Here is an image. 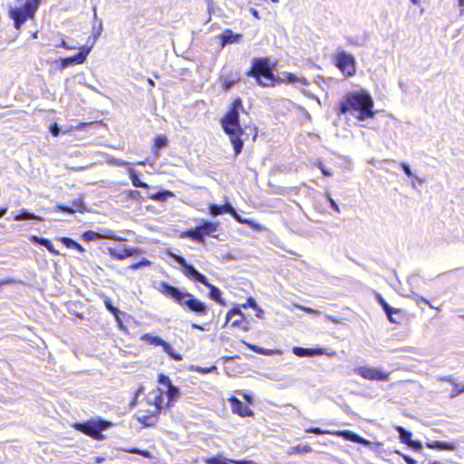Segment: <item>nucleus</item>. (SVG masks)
Wrapping results in <instances>:
<instances>
[{
  "label": "nucleus",
  "mask_w": 464,
  "mask_h": 464,
  "mask_svg": "<svg viewBox=\"0 0 464 464\" xmlns=\"http://www.w3.org/2000/svg\"><path fill=\"white\" fill-rule=\"evenodd\" d=\"M373 101L364 91L348 92L340 102L339 112H350L359 121L373 116Z\"/></svg>",
  "instance_id": "f257e3e1"
},
{
  "label": "nucleus",
  "mask_w": 464,
  "mask_h": 464,
  "mask_svg": "<svg viewBox=\"0 0 464 464\" xmlns=\"http://www.w3.org/2000/svg\"><path fill=\"white\" fill-rule=\"evenodd\" d=\"M157 289L162 295L175 301L185 311L193 313L198 316L206 315L208 311V305L201 302L199 299L196 298L192 294L182 291L181 289L173 286L169 283H160Z\"/></svg>",
  "instance_id": "f03ea898"
},
{
  "label": "nucleus",
  "mask_w": 464,
  "mask_h": 464,
  "mask_svg": "<svg viewBox=\"0 0 464 464\" xmlns=\"http://www.w3.org/2000/svg\"><path fill=\"white\" fill-rule=\"evenodd\" d=\"M242 108L240 99L234 101L232 108L221 120L224 131L229 136L236 155L242 151V136L246 135L239 124V109Z\"/></svg>",
  "instance_id": "7ed1b4c3"
},
{
  "label": "nucleus",
  "mask_w": 464,
  "mask_h": 464,
  "mask_svg": "<svg viewBox=\"0 0 464 464\" xmlns=\"http://www.w3.org/2000/svg\"><path fill=\"white\" fill-rule=\"evenodd\" d=\"M172 258L181 266L183 274L190 280L199 282L209 288V297L221 305H226V301L221 296V291L217 286L208 283V278L199 273L191 264H188L184 257L178 255H171Z\"/></svg>",
  "instance_id": "20e7f679"
},
{
  "label": "nucleus",
  "mask_w": 464,
  "mask_h": 464,
  "mask_svg": "<svg viewBox=\"0 0 464 464\" xmlns=\"http://www.w3.org/2000/svg\"><path fill=\"white\" fill-rule=\"evenodd\" d=\"M247 75L254 77L257 84L263 87L274 86L276 81L272 65L267 58H255Z\"/></svg>",
  "instance_id": "39448f33"
},
{
  "label": "nucleus",
  "mask_w": 464,
  "mask_h": 464,
  "mask_svg": "<svg viewBox=\"0 0 464 464\" xmlns=\"http://www.w3.org/2000/svg\"><path fill=\"white\" fill-rule=\"evenodd\" d=\"M111 426V423L108 420H104L102 419L98 420H91L86 422H76L72 425V427L92 439L96 440H104V435H102V431L107 430Z\"/></svg>",
  "instance_id": "423d86ee"
},
{
  "label": "nucleus",
  "mask_w": 464,
  "mask_h": 464,
  "mask_svg": "<svg viewBox=\"0 0 464 464\" xmlns=\"http://www.w3.org/2000/svg\"><path fill=\"white\" fill-rule=\"evenodd\" d=\"M219 227L218 222H210L207 220H201L200 224L195 228H191L183 233V237L190 238L198 243H205V237L209 236L217 237L213 233L217 232Z\"/></svg>",
  "instance_id": "0eeeda50"
},
{
  "label": "nucleus",
  "mask_w": 464,
  "mask_h": 464,
  "mask_svg": "<svg viewBox=\"0 0 464 464\" xmlns=\"http://www.w3.org/2000/svg\"><path fill=\"white\" fill-rule=\"evenodd\" d=\"M335 65L345 76H353L356 72L354 57L344 52L339 51L335 54Z\"/></svg>",
  "instance_id": "6e6552de"
},
{
  "label": "nucleus",
  "mask_w": 464,
  "mask_h": 464,
  "mask_svg": "<svg viewBox=\"0 0 464 464\" xmlns=\"http://www.w3.org/2000/svg\"><path fill=\"white\" fill-rule=\"evenodd\" d=\"M306 432L314 433V434H335V435L341 436L343 439L353 441V442L364 443V440L362 437H360L358 434H356L351 430H342V431H337V432H331L329 430H324L321 428L313 427V428L307 429Z\"/></svg>",
  "instance_id": "1a4fd4ad"
},
{
  "label": "nucleus",
  "mask_w": 464,
  "mask_h": 464,
  "mask_svg": "<svg viewBox=\"0 0 464 464\" xmlns=\"http://www.w3.org/2000/svg\"><path fill=\"white\" fill-rule=\"evenodd\" d=\"M354 372L367 380L384 381L388 375L380 370L372 367L361 366L354 369Z\"/></svg>",
  "instance_id": "9d476101"
},
{
  "label": "nucleus",
  "mask_w": 464,
  "mask_h": 464,
  "mask_svg": "<svg viewBox=\"0 0 464 464\" xmlns=\"http://www.w3.org/2000/svg\"><path fill=\"white\" fill-rule=\"evenodd\" d=\"M89 52H90L89 48L84 49L82 47V51L79 53H77L73 56H71V57H66V58L61 59V68L65 69L72 65L83 63L86 60V57H87Z\"/></svg>",
  "instance_id": "9b49d317"
},
{
  "label": "nucleus",
  "mask_w": 464,
  "mask_h": 464,
  "mask_svg": "<svg viewBox=\"0 0 464 464\" xmlns=\"http://www.w3.org/2000/svg\"><path fill=\"white\" fill-rule=\"evenodd\" d=\"M229 401H230V404H231L232 411L234 413H237V414H238L241 417L253 416L254 415V412L248 408V406L244 404L237 398L232 397L231 399H229Z\"/></svg>",
  "instance_id": "f8f14e48"
},
{
  "label": "nucleus",
  "mask_w": 464,
  "mask_h": 464,
  "mask_svg": "<svg viewBox=\"0 0 464 464\" xmlns=\"http://www.w3.org/2000/svg\"><path fill=\"white\" fill-rule=\"evenodd\" d=\"M205 463L206 464H230V463H234V464H257L256 462H255L253 460L228 459H226V458H224L222 456H215V457H212V458H208V459H207L205 460Z\"/></svg>",
  "instance_id": "ddd939ff"
},
{
  "label": "nucleus",
  "mask_w": 464,
  "mask_h": 464,
  "mask_svg": "<svg viewBox=\"0 0 464 464\" xmlns=\"http://www.w3.org/2000/svg\"><path fill=\"white\" fill-rule=\"evenodd\" d=\"M9 15L14 20V25L17 30H19L24 23L29 18L23 9L19 8H11L9 10Z\"/></svg>",
  "instance_id": "4468645a"
},
{
  "label": "nucleus",
  "mask_w": 464,
  "mask_h": 464,
  "mask_svg": "<svg viewBox=\"0 0 464 464\" xmlns=\"http://www.w3.org/2000/svg\"><path fill=\"white\" fill-rule=\"evenodd\" d=\"M108 252L112 257L122 260L128 256H131L134 254V250L131 248H121V247H109Z\"/></svg>",
  "instance_id": "2eb2a0df"
},
{
  "label": "nucleus",
  "mask_w": 464,
  "mask_h": 464,
  "mask_svg": "<svg viewBox=\"0 0 464 464\" xmlns=\"http://www.w3.org/2000/svg\"><path fill=\"white\" fill-rule=\"evenodd\" d=\"M293 353L299 357H312L324 353L323 349L303 348L297 346L293 348Z\"/></svg>",
  "instance_id": "dca6fc26"
},
{
  "label": "nucleus",
  "mask_w": 464,
  "mask_h": 464,
  "mask_svg": "<svg viewBox=\"0 0 464 464\" xmlns=\"http://www.w3.org/2000/svg\"><path fill=\"white\" fill-rule=\"evenodd\" d=\"M242 37L239 34H234L231 30H225L219 36L221 44L224 47L227 44L237 43Z\"/></svg>",
  "instance_id": "f3484780"
},
{
  "label": "nucleus",
  "mask_w": 464,
  "mask_h": 464,
  "mask_svg": "<svg viewBox=\"0 0 464 464\" xmlns=\"http://www.w3.org/2000/svg\"><path fill=\"white\" fill-rule=\"evenodd\" d=\"M83 202L82 199H75L72 202V206L56 205L55 208L65 213L72 214L76 211H82Z\"/></svg>",
  "instance_id": "a211bd4d"
},
{
  "label": "nucleus",
  "mask_w": 464,
  "mask_h": 464,
  "mask_svg": "<svg viewBox=\"0 0 464 464\" xmlns=\"http://www.w3.org/2000/svg\"><path fill=\"white\" fill-rule=\"evenodd\" d=\"M39 3V0H28L22 9L29 18H33L38 8Z\"/></svg>",
  "instance_id": "6ab92c4d"
},
{
  "label": "nucleus",
  "mask_w": 464,
  "mask_h": 464,
  "mask_svg": "<svg viewBox=\"0 0 464 464\" xmlns=\"http://www.w3.org/2000/svg\"><path fill=\"white\" fill-rule=\"evenodd\" d=\"M427 447L430 449H434L438 450H454L455 446L451 442H444V441H433L431 443H428Z\"/></svg>",
  "instance_id": "aec40b11"
},
{
  "label": "nucleus",
  "mask_w": 464,
  "mask_h": 464,
  "mask_svg": "<svg viewBox=\"0 0 464 464\" xmlns=\"http://www.w3.org/2000/svg\"><path fill=\"white\" fill-rule=\"evenodd\" d=\"M31 241L46 247L51 253H53L55 255L59 254V252L53 248L52 242L47 238L33 236L31 237Z\"/></svg>",
  "instance_id": "412c9836"
},
{
  "label": "nucleus",
  "mask_w": 464,
  "mask_h": 464,
  "mask_svg": "<svg viewBox=\"0 0 464 464\" xmlns=\"http://www.w3.org/2000/svg\"><path fill=\"white\" fill-rule=\"evenodd\" d=\"M167 145H168V139L166 136L160 135L155 138L153 150H154V154H155L156 158H158L160 156L159 150L165 148Z\"/></svg>",
  "instance_id": "4be33fe9"
},
{
  "label": "nucleus",
  "mask_w": 464,
  "mask_h": 464,
  "mask_svg": "<svg viewBox=\"0 0 464 464\" xmlns=\"http://www.w3.org/2000/svg\"><path fill=\"white\" fill-rule=\"evenodd\" d=\"M142 341H145L146 343L155 345V346H162L165 344V341L161 339L159 336H153L150 334H145L141 337Z\"/></svg>",
  "instance_id": "5701e85b"
},
{
  "label": "nucleus",
  "mask_w": 464,
  "mask_h": 464,
  "mask_svg": "<svg viewBox=\"0 0 464 464\" xmlns=\"http://www.w3.org/2000/svg\"><path fill=\"white\" fill-rule=\"evenodd\" d=\"M173 196H174L173 192H171L169 190H161L157 193L150 194L149 196V198L153 200H156V201L163 202V201H166L169 198H171Z\"/></svg>",
  "instance_id": "b1692460"
},
{
  "label": "nucleus",
  "mask_w": 464,
  "mask_h": 464,
  "mask_svg": "<svg viewBox=\"0 0 464 464\" xmlns=\"http://www.w3.org/2000/svg\"><path fill=\"white\" fill-rule=\"evenodd\" d=\"M131 183L136 188H148L149 185L140 180L137 172L133 169H128Z\"/></svg>",
  "instance_id": "393cba45"
},
{
  "label": "nucleus",
  "mask_w": 464,
  "mask_h": 464,
  "mask_svg": "<svg viewBox=\"0 0 464 464\" xmlns=\"http://www.w3.org/2000/svg\"><path fill=\"white\" fill-rule=\"evenodd\" d=\"M282 75L284 76V78L279 80L281 82H285V81H287L288 82H298L303 85L309 84L308 81L305 78H298L291 72H285Z\"/></svg>",
  "instance_id": "a878e982"
},
{
  "label": "nucleus",
  "mask_w": 464,
  "mask_h": 464,
  "mask_svg": "<svg viewBox=\"0 0 464 464\" xmlns=\"http://www.w3.org/2000/svg\"><path fill=\"white\" fill-rule=\"evenodd\" d=\"M312 451V448L309 445L298 444L295 447L290 448L288 454H304Z\"/></svg>",
  "instance_id": "bb28decb"
},
{
  "label": "nucleus",
  "mask_w": 464,
  "mask_h": 464,
  "mask_svg": "<svg viewBox=\"0 0 464 464\" xmlns=\"http://www.w3.org/2000/svg\"><path fill=\"white\" fill-rule=\"evenodd\" d=\"M61 241L62 243L69 247V248H75L77 249L78 251L80 252H83L84 251V248L80 245L78 244L77 242H75L74 240H72V238H69V237H62L61 238Z\"/></svg>",
  "instance_id": "cd10ccee"
},
{
  "label": "nucleus",
  "mask_w": 464,
  "mask_h": 464,
  "mask_svg": "<svg viewBox=\"0 0 464 464\" xmlns=\"http://www.w3.org/2000/svg\"><path fill=\"white\" fill-rule=\"evenodd\" d=\"M14 219L15 220H26V219L41 220L42 218L40 217L36 216L35 214L24 209L20 212V214H18L14 217Z\"/></svg>",
  "instance_id": "c85d7f7f"
},
{
  "label": "nucleus",
  "mask_w": 464,
  "mask_h": 464,
  "mask_svg": "<svg viewBox=\"0 0 464 464\" xmlns=\"http://www.w3.org/2000/svg\"><path fill=\"white\" fill-rule=\"evenodd\" d=\"M104 304H105L106 308H107V309H108V310H109V311H110V312H111V313L115 316V319H116L120 324H121V319H120V317H119L120 310L112 304V303H111V301L110 300V298L106 297V298L104 299Z\"/></svg>",
  "instance_id": "c756f323"
},
{
  "label": "nucleus",
  "mask_w": 464,
  "mask_h": 464,
  "mask_svg": "<svg viewBox=\"0 0 464 464\" xmlns=\"http://www.w3.org/2000/svg\"><path fill=\"white\" fill-rule=\"evenodd\" d=\"M230 215L240 224H246V225H248L249 227H255V228L259 227V225L256 224L254 221L247 219V218H241V216H239L237 213L236 209Z\"/></svg>",
  "instance_id": "7c9ffc66"
},
{
  "label": "nucleus",
  "mask_w": 464,
  "mask_h": 464,
  "mask_svg": "<svg viewBox=\"0 0 464 464\" xmlns=\"http://www.w3.org/2000/svg\"><path fill=\"white\" fill-rule=\"evenodd\" d=\"M163 350L166 353H168L173 360L181 361L182 356L179 353H175L173 347L168 343L167 342L163 345Z\"/></svg>",
  "instance_id": "2f4dec72"
},
{
  "label": "nucleus",
  "mask_w": 464,
  "mask_h": 464,
  "mask_svg": "<svg viewBox=\"0 0 464 464\" xmlns=\"http://www.w3.org/2000/svg\"><path fill=\"white\" fill-rule=\"evenodd\" d=\"M165 392L169 401L175 400L179 395V388L174 386L173 384L167 387V389L165 390Z\"/></svg>",
  "instance_id": "473e14b6"
},
{
  "label": "nucleus",
  "mask_w": 464,
  "mask_h": 464,
  "mask_svg": "<svg viewBox=\"0 0 464 464\" xmlns=\"http://www.w3.org/2000/svg\"><path fill=\"white\" fill-rule=\"evenodd\" d=\"M249 347L252 351L256 352V353L263 354V355H270L275 353H281L280 351L266 350L265 348H262V347H259L256 345H250Z\"/></svg>",
  "instance_id": "72a5a7b5"
},
{
  "label": "nucleus",
  "mask_w": 464,
  "mask_h": 464,
  "mask_svg": "<svg viewBox=\"0 0 464 464\" xmlns=\"http://www.w3.org/2000/svg\"><path fill=\"white\" fill-rule=\"evenodd\" d=\"M375 297L377 302L382 305V309L385 311L386 314H390V311L392 310V307H391L386 301L383 299V297L379 293H375Z\"/></svg>",
  "instance_id": "f704fd0d"
},
{
  "label": "nucleus",
  "mask_w": 464,
  "mask_h": 464,
  "mask_svg": "<svg viewBox=\"0 0 464 464\" xmlns=\"http://www.w3.org/2000/svg\"><path fill=\"white\" fill-rule=\"evenodd\" d=\"M208 209H209V214L213 217H217V216H219L224 213L221 205L211 204V205H209Z\"/></svg>",
  "instance_id": "c9c22d12"
},
{
  "label": "nucleus",
  "mask_w": 464,
  "mask_h": 464,
  "mask_svg": "<svg viewBox=\"0 0 464 464\" xmlns=\"http://www.w3.org/2000/svg\"><path fill=\"white\" fill-rule=\"evenodd\" d=\"M235 315H239L241 318L244 317V314H242L241 310L239 308L234 307L230 311L227 312L226 316V324L228 323L229 320L233 318Z\"/></svg>",
  "instance_id": "e433bc0d"
},
{
  "label": "nucleus",
  "mask_w": 464,
  "mask_h": 464,
  "mask_svg": "<svg viewBox=\"0 0 464 464\" xmlns=\"http://www.w3.org/2000/svg\"><path fill=\"white\" fill-rule=\"evenodd\" d=\"M158 382L165 388V390L167 389V387L172 384L170 379L167 375L162 373L159 375Z\"/></svg>",
  "instance_id": "4c0bfd02"
},
{
  "label": "nucleus",
  "mask_w": 464,
  "mask_h": 464,
  "mask_svg": "<svg viewBox=\"0 0 464 464\" xmlns=\"http://www.w3.org/2000/svg\"><path fill=\"white\" fill-rule=\"evenodd\" d=\"M128 197L131 199L139 201L141 198V194L139 190H130Z\"/></svg>",
  "instance_id": "58836bf2"
},
{
  "label": "nucleus",
  "mask_w": 464,
  "mask_h": 464,
  "mask_svg": "<svg viewBox=\"0 0 464 464\" xmlns=\"http://www.w3.org/2000/svg\"><path fill=\"white\" fill-rule=\"evenodd\" d=\"M113 165L115 166H119V167H125V166H129L130 165L131 163L128 162V161H125L123 160H121V159H113L111 160V161Z\"/></svg>",
  "instance_id": "ea45409f"
},
{
  "label": "nucleus",
  "mask_w": 464,
  "mask_h": 464,
  "mask_svg": "<svg viewBox=\"0 0 464 464\" xmlns=\"http://www.w3.org/2000/svg\"><path fill=\"white\" fill-rule=\"evenodd\" d=\"M407 436H408V446L412 447L413 449H416V450H419L421 448V446L419 442H414L411 440V432L408 431Z\"/></svg>",
  "instance_id": "a19ab883"
},
{
  "label": "nucleus",
  "mask_w": 464,
  "mask_h": 464,
  "mask_svg": "<svg viewBox=\"0 0 464 464\" xmlns=\"http://www.w3.org/2000/svg\"><path fill=\"white\" fill-rule=\"evenodd\" d=\"M83 237L86 239V240H93L95 238L98 237V233L96 232H93V231H88V232H85L83 234Z\"/></svg>",
  "instance_id": "79ce46f5"
},
{
  "label": "nucleus",
  "mask_w": 464,
  "mask_h": 464,
  "mask_svg": "<svg viewBox=\"0 0 464 464\" xmlns=\"http://www.w3.org/2000/svg\"><path fill=\"white\" fill-rule=\"evenodd\" d=\"M243 306L244 307L249 306V307H252L253 309H256L258 304H256V300L253 297H249L246 300V304H244Z\"/></svg>",
  "instance_id": "37998d69"
},
{
  "label": "nucleus",
  "mask_w": 464,
  "mask_h": 464,
  "mask_svg": "<svg viewBox=\"0 0 464 464\" xmlns=\"http://www.w3.org/2000/svg\"><path fill=\"white\" fill-rule=\"evenodd\" d=\"M221 206H222L224 213L231 214L235 210L234 207L230 203H226V204L221 205Z\"/></svg>",
  "instance_id": "c03bdc74"
},
{
  "label": "nucleus",
  "mask_w": 464,
  "mask_h": 464,
  "mask_svg": "<svg viewBox=\"0 0 464 464\" xmlns=\"http://www.w3.org/2000/svg\"><path fill=\"white\" fill-rule=\"evenodd\" d=\"M235 84L234 80L225 79L223 82V89L227 91Z\"/></svg>",
  "instance_id": "a18cd8bd"
},
{
  "label": "nucleus",
  "mask_w": 464,
  "mask_h": 464,
  "mask_svg": "<svg viewBox=\"0 0 464 464\" xmlns=\"http://www.w3.org/2000/svg\"><path fill=\"white\" fill-rule=\"evenodd\" d=\"M217 370V367L216 366H211L209 368H202V367H198L197 368V371L198 372H201V373H209L213 371Z\"/></svg>",
  "instance_id": "49530a36"
},
{
  "label": "nucleus",
  "mask_w": 464,
  "mask_h": 464,
  "mask_svg": "<svg viewBox=\"0 0 464 464\" xmlns=\"http://www.w3.org/2000/svg\"><path fill=\"white\" fill-rule=\"evenodd\" d=\"M50 132H51L53 136H55V137H56V136H58V135H59V133H60V128H59V126H58L56 123H54V124L51 125V127H50Z\"/></svg>",
  "instance_id": "de8ad7c7"
},
{
  "label": "nucleus",
  "mask_w": 464,
  "mask_h": 464,
  "mask_svg": "<svg viewBox=\"0 0 464 464\" xmlns=\"http://www.w3.org/2000/svg\"><path fill=\"white\" fill-rule=\"evenodd\" d=\"M398 430L400 432V438H401V440L403 442V443H406V430L404 428H401V427H399L398 428Z\"/></svg>",
  "instance_id": "09e8293b"
},
{
  "label": "nucleus",
  "mask_w": 464,
  "mask_h": 464,
  "mask_svg": "<svg viewBox=\"0 0 464 464\" xmlns=\"http://www.w3.org/2000/svg\"><path fill=\"white\" fill-rule=\"evenodd\" d=\"M396 313H398V310L392 308V310L390 311V314H386L390 322L397 323L396 317H393V315H392L393 314H396Z\"/></svg>",
  "instance_id": "8fccbe9b"
},
{
  "label": "nucleus",
  "mask_w": 464,
  "mask_h": 464,
  "mask_svg": "<svg viewBox=\"0 0 464 464\" xmlns=\"http://www.w3.org/2000/svg\"><path fill=\"white\" fill-rule=\"evenodd\" d=\"M58 46H61V47H63L64 49H68V50L75 48V47L68 45V44L64 40H62L61 44Z\"/></svg>",
  "instance_id": "3c124183"
},
{
  "label": "nucleus",
  "mask_w": 464,
  "mask_h": 464,
  "mask_svg": "<svg viewBox=\"0 0 464 464\" xmlns=\"http://www.w3.org/2000/svg\"><path fill=\"white\" fill-rule=\"evenodd\" d=\"M330 206L333 209H334L336 212H340V208L337 205V203L334 200V199H331V202H330Z\"/></svg>",
  "instance_id": "603ef678"
},
{
  "label": "nucleus",
  "mask_w": 464,
  "mask_h": 464,
  "mask_svg": "<svg viewBox=\"0 0 464 464\" xmlns=\"http://www.w3.org/2000/svg\"><path fill=\"white\" fill-rule=\"evenodd\" d=\"M256 311V317L258 318H263V314H264V310L262 308H260L259 306H257L256 309H255Z\"/></svg>",
  "instance_id": "864d4df0"
},
{
  "label": "nucleus",
  "mask_w": 464,
  "mask_h": 464,
  "mask_svg": "<svg viewBox=\"0 0 464 464\" xmlns=\"http://www.w3.org/2000/svg\"><path fill=\"white\" fill-rule=\"evenodd\" d=\"M140 266H142V263H135L130 266V268L136 270L139 269Z\"/></svg>",
  "instance_id": "5fc2aeb1"
},
{
  "label": "nucleus",
  "mask_w": 464,
  "mask_h": 464,
  "mask_svg": "<svg viewBox=\"0 0 464 464\" xmlns=\"http://www.w3.org/2000/svg\"><path fill=\"white\" fill-rule=\"evenodd\" d=\"M104 460H105V459L103 457H101V456H98V457L94 458V462L96 464H100V463L103 462Z\"/></svg>",
  "instance_id": "6e6d98bb"
},
{
  "label": "nucleus",
  "mask_w": 464,
  "mask_h": 464,
  "mask_svg": "<svg viewBox=\"0 0 464 464\" xmlns=\"http://www.w3.org/2000/svg\"><path fill=\"white\" fill-rule=\"evenodd\" d=\"M250 13H251V14H252L256 18H257V19H259V18H260V16H259V14H258L257 10H256V9H254V8H251V9H250Z\"/></svg>",
  "instance_id": "4d7b16f0"
},
{
  "label": "nucleus",
  "mask_w": 464,
  "mask_h": 464,
  "mask_svg": "<svg viewBox=\"0 0 464 464\" xmlns=\"http://www.w3.org/2000/svg\"><path fill=\"white\" fill-rule=\"evenodd\" d=\"M191 326H192V328H194V329H198V330H200V331H204V330H205L201 325L197 324H192V325H191Z\"/></svg>",
  "instance_id": "13d9d810"
},
{
  "label": "nucleus",
  "mask_w": 464,
  "mask_h": 464,
  "mask_svg": "<svg viewBox=\"0 0 464 464\" xmlns=\"http://www.w3.org/2000/svg\"><path fill=\"white\" fill-rule=\"evenodd\" d=\"M321 170H322V172H323V174H324V176H331V175H332V173H331V172H329L327 169H324V168H323V167H321Z\"/></svg>",
  "instance_id": "bf43d9fd"
},
{
  "label": "nucleus",
  "mask_w": 464,
  "mask_h": 464,
  "mask_svg": "<svg viewBox=\"0 0 464 464\" xmlns=\"http://www.w3.org/2000/svg\"><path fill=\"white\" fill-rule=\"evenodd\" d=\"M305 312L307 313H310V314H318L317 311L312 309V308H303Z\"/></svg>",
  "instance_id": "052dcab7"
},
{
  "label": "nucleus",
  "mask_w": 464,
  "mask_h": 464,
  "mask_svg": "<svg viewBox=\"0 0 464 464\" xmlns=\"http://www.w3.org/2000/svg\"><path fill=\"white\" fill-rule=\"evenodd\" d=\"M241 321H242V318H241V317H240V319H239V318H237V320H235V321L233 322V325H235V326H238V325H240Z\"/></svg>",
  "instance_id": "680f3d73"
},
{
  "label": "nucleus",
  "mask_w": 464,
  "mask_h": 464,
  "mask_svg": "<svg viewBox=\"0 0 464 464\" xmlns=\"http://www.w3.org/2000/svg\"><path fill=\"white\" fill-rule=\"evenodd\" d=\"M250 131H251V133L253 134L254 139H255V138L256 137V135H257V130H256V128L255 127V128L251 129V130H250Z\"/></svg>",
  "instance_id": "e2e57ef3"
},
{
  "label": "nucleus",
  "mask_w": 464,
  "mask_h": 464,
  "mask_svg": "<svg viewBox=\"0 0 464 464\" xmlns=\"http://www.w3.org/2000/svg\"><path fill=\"white\" fill-rule=\"evenodd\" d=\"M348 41H349V43H350L351 44H353V45H360V44L358 43V41H355V40H353V39H349Z\"/></svg>",
  "instance_id": "0e129e2a"
},
{
  "label": "nucleus",
  "mask_w": 464,
  "mask_h": 464,
  "mask_svg": "<svg viewBox=\"0 0 464 464\" xmlns=\"http://www.w3.org/2000/svg\"><path fill=\"white\" fill-rule=\"evenodd\" d=\"M244 398H245L248 402H251V401H252V397H251L250 395L244 394Z\"/></svg>",
  "instance_id": "69168bd1"
},
{
  "label": "nucleus",
  "mask_w": 464,
  "mask_h": 464,
  "mask_svg": "<svg viewBox=\"0 0 464 464\" xmlns=\"http://www.w3.org/2000/svg\"><path fill=\"white\" fill-rule=\"evenodd\" d=\"M458 5L459 7L464 8V0H458Z\"/></svg>",
  "instance_id": "338daca9"
},
{
  "label": "nucleus",
  "mask_w": 464,
  "mask_h": 464,
  "mask_svg": "<svg viewBox=\"0 0 464 464\" xmlns=\"http://www.w3.org/2000/svg\"><path fill=\"white\" fill-rule=\"evenodd\" d=\"M407 461H408V464H415L416 463V461L414 459H411L409 457H408Z\"/></svg>",
  "instance_id": "774afa93"
}]
</instances>
